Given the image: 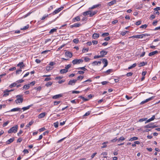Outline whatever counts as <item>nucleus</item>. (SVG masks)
I'll list each match as a JSON object with an SVG mask.
<instances>
[{
	"label": "nucleus",
	"instance_id": "51",
	"mask_svg": "<svg viewBox=\"0 0 160 160\" xmlns=\"http://www.w3.org/2000/svg\"><path fill=\"white\" fill-rule=\"evenodd\" d=\"M61 102V101H55L54 102V105H57L58 104H59V103H60Z\"/></svg>",
	"mask_w": 160,
	"mask_h": 160
},
{
	"label": "nucleus",
	"instance_id": "6",
	"mask_svg": "<svg viewBox=\"0 0 160 160\" xmlns=\"http://www.w3.org/2000/svg\"><path fill=\"white\" fill-rule=\"evenodd\" d=\"M154 96H152L150 98H147V99H146L145 100L142 101L140 103V104H143L145 103H146V102H149V101H151L153 99V98H154Z\"/></svg>",
	"mask_w": 160,
	"mask_h": 160
},
{
	"label": "nucleus",
	"instance_id": "58",
	"mask_svg": "<svg viewBox=\"0 0 160 160\" xmlns=\"http://www.w3.org/2000/svg\"><path fill=\"white\" fill-rule=\"evenodd\" d=\"M83 78V76H79L77 78V80H78L80 79V80H82Z\"/></svg>",
	"mask_w": 160,
	"mask_h": 160
},
{
	"label": "nucleus",
	"instance_id": "21",
	"mask_svg": "<svg viewBox=\"0 0 160 160\" xmlns=\"http://www.w3.org/2000/svg\"><path fill=\"white\" fill-rule=\"evenodd\" d=\"M155 118V116L154 115H153L151 118L147 120L145 122V123H146L148 122H149L153 120Z\"/></svg>",
	"mask_w": 160,
	"mask_h": 160
},
{
	"label": "nucleus",
	"instance_id": "43",
	"mask_svg": "<svg viewBox=\"0 0 160 160\" xmlns=\"http://www.w3.org/2000/svg\"><path fill=\"white\" fill-rule=\"evenodd\" d=\"M88 50H89L88 48H83L82 51L83 53H84L86 52H88Z\"/></svg>",
	"mask_w": 160,
	"mask_h": 160
},
{
	"label": "nucleus",
	"instance_id": "37",
	"mask_svg": "<svg viewBox=\"0 0 160 160\" xmlns=\"http://www.w3.org/2000/svg\"><path fill=\"white\" fill-rule=\"evenodd\" d=\"M137 65V64L136 63H133L132 65L131 66H130L128 67V69H132L133 68H134Z\"/></svg>",
	"mask_w": 160,
	"mask_h": 160
},
{
	"label": "nucleus",
	"instance_id": "52",
	"mask_svg": "<svg viewBox=\"0 0 160 160\" xmlns=\"http://www.w3.org/2000/svg\"><path fill=\"white\" fill-rule=\"evenodd\" d=\"M53 125L55 128H57L58 127V122H56L54 123Z\"/></svg>",
	"mask_w": 160,
	"mask_h": 160
},
{
	"label": "nucleus",
	"instance_id": "33",
	"mask_svg": "<svg viewBox=\"0 0 160 160\" xmlns=\"http://www.w3.org/2000/svg\"><path fill=\"white\" fill-rule=\"evenodd\" d=\"M30 88L29 84H26L24 85L23 87L22 90L25 89V90L28 89Z\"/></svg>",
	"mask_w": 160,
	"mask_h": 160
},
{
	"label": "nucleus",
	"instance_id": "39",
	"mask_svg": "<svg viewBox=\"0 0 160 160\" xmlns=\"http://www.w3.org/2000/svg\"><path fill=\"white\" fill-rule=\"evenodd\" d=\"M57 31V29L55 28H53L51 29L49 32V33L52 34L53 32H56Z\"/></svg>",
	"mask_w": 160,
	"mask_h": 160
},
{
	"label": "nucleus",
	"instance_id": "60",
	"mask_svg": "<svg viewBox=\"0 0 160 160\" xmlns=\"http://www.w3.org/2000/svg\"><path fill=\"white\" fill-rule=\"evenodd\" d=\"M99 6V5H93L92 7H91L90 8L91 9H93L94 8H96L97 7Z\"/></svg>",
	"mask_w": 160,
	"mask_h": 160
},
{
	"label": "nucleus",
	"instance_id": "41",
	"mask_svg": "<svg viewBox=\"0 0 160 160\" xmlns=\"http://www.w3.org/2000/svg\"><path fill=\"white\" fill-rule=\"evenodd\" d=\"M52 84V82H47L45 84V86L47 87L51 86Z\"/></svg>",
	"mask_w": 160,
	"mask_h": 160
},
{
	"label": "nucleus",
	"instance_id": "61",
	"mask_svg": "<svg viewBox=\"0 0 160 160\" xmlns=\"http://www.w3.org/2000/svg\"><path fill=\"white\" fill-rule=\"evenodd\" d=\"M35 83V81H33L32 82H31L29 84V86H33L34 85Z\"/></svg>",
	"mask_w": 160,
	"mask_h": 160
},
{
	"label": "nucleus",
	"instance_id": "5",
	"mask_svg": "<svg viewBox=\"0 0 160 160\" xmlns=\"http://www.w3.org/2000/svg\"><path fill=\"white\" fill-rule=\"evenodd\" d=\"M64 8V7L63 6H61L60 8H59L56 10H55L52 14L53 15H54L56 14L59 12H60Z\"/></svg>",
	"mask_w": 160,
	"mask_h": 160
},
{
	"label": "nucleus",
	"instance_id": "53",
	"mask_svg": "<svg viewBox=\"0 0 160 160\" xmlns=\"http://www.w3.org/2000/svg\"><path fill=\"white\" fill-rule=\"evenodd\" d=\"M9 121H7L5 122H4L3 124V127H5L9 123Z\"/></svg>",
	"mask_w": 160,
	"mask_h": 160
},
{
	"label": "nucleus",
	"instance_id": "30",
	"mask_svg": "<svg viewBox=\"0 0 160 160\" xmlns=\"http://www.w3.org/2000/svg\"><path fill=\"white\" fill-rule=\"evenodd\" d=\"M91 13V11H88L86 12H84L83 13V15L84 16H87L89 15L90 17V14Z\"/></svg>",
	"mask_w": 160,
	"mask_h": 160
},
{
	"label": "nucleus",
	"instance_id": "2",
	"mask_svg": "<svg viewBox=\"0 0 160 160\" xmlns=\"http://www.w3.org/2000/svg\"><path fill=\"white\" fill-rule=\"evenodd\" d=\"M18 125H15L11 128L8 131L9 133H16L17 132L18 129Z\"/></svg>",
	"mask_w": 160,
	"mask_h": 160
},
{
	"label": "nucleus",
	"instance_id": "17",
	"mask_svg": "<svg viewBox=\"0 0 160 160\" xmlns=\"http://www.w3.org/2000/svg\"><path fill=\"white\" fill-rule=\"evenodd\" d=\"M17 66L20 67V69H22L25 67V65L23 64V62H21L17 64Z\"/></svg>",
	"mask_w": 160,
	"mask_h": 160
},
{
	"label": "nucleus",
	"instance_id": "54",
	"mask_svg": "<svg viewBox=\"0 0 160 160\" xmlns=\"http://www.w3.org/2000/svg\"><path fill=\"white\" fill-rule=\"evenodd\" d=\"M78 101V100H76V99H74L73 100H72L71 101V102L72 103L74 104H76L77 103V102Z\"/></svg>",
	"mask_w": 160,
	"mask_h": 160
},
{
	"label": "nucleus",
	"instance_id": "19",
	"mask_svg": "<svg viewBox=\"0 0 160 160\" xmlns=\"http://www.w3.org/2000/svg\"><path fill=\"white\" fill-rule=\"evenodd\" d=\"M153 124V123H150L148 125H146L144 127L145 128H152V125Z\"/></svg>",
	"mask_w": 160,
	"mask_h": 160
},
{
	"label": "nucleus",
	"instance_id": "42",
	"mask_svg": "<svg viewBox=\"0 0 160 160\" xmlns=\"http://www.w3.org/2000/svg\"><path fill=\"white\" fill-rule=\"evenodd\" d=\"M33 121H32L29 122L28 124H27V125L26 126V127L28 128L30 126L32 125V124L33 123Z\"/></svg>",
	"mask_w": 160,
	"mask_h": 160
},
{
	"label": "nucleus",
	"instance_id": "23",
	"mask_svg": "<svg viewBox=\"0 0 160 160\" xmlns=\"http://www.w3.org/2000/svg\"><path fill=\"white\" fill-rule=\"evenodd\" d=\"M14 140V138H10V139H8L7 142H6V143L7 144H10L11 143L13 142Z\"/></svg>",
	"mask_w": 160,
	"mask_h": 160
},
{
	"label": "nucleus",
	"instance_id": "26",
	"mask_svg": "<svg viewBox=\"0 0 160 160\" xmlns=\"http://www.w3.org/2000/svg\"><path fill=\"white\" fill-rule=\"evenodd\" d=\"M55 8V6L54 5H51L49 8H48V12H50L53 8Z\"/></svg>",
	"mask_w": 160,
	"mask_h": 160
},
{
	"label": "nucleus",
	"instance_id": "47",
	"mask_svg": "<svg viewBox=\"0 0 160 160\" xmlns=\"http://www.w3.org/2000/svg\"><path fill=\"white\" fill-rule=\"evenodd\" d=\"M80 98L82 99L83 101H86L88 100V99L87 98H85L84 97L82 96H80L79 97Z\"/></svg>",
	"mask_w": 160,
	"mask_h": 160
},
{
	"label": "nucleus",
	"instance_id": "25",
	"mask_svg": "<svg viewBox=\"0 0 160 160\" xmlns=\"http://www.w3.org/2000/svg\"><path fill=\"white\" fill-rule=\"evenodd\" d=\"M117 1L116 0H114L113 1H112L110 2H109L108 3V5L110 6H111L116 3Z\"/></svg>",
	"mask_w": 160,
	"mask_h": 160
},
{
	"label": "nucleus",
	"instance_id": "46",
	"mask_svg": "<svg viewBox=\"0 0 160 160\" xmlns=\"http://www.w3.org/2000/svg\"><path fill=\"white\" fill-rule=\"evenodd\" d=\"M71 65L70 64L67 65L65 66V69H66L67 70H68V69L71 67Z\"/></svg>",
	"mask_w": 160,
	"mask_h": 160
},
{
	"label": "nucleus",
	"instance_id": "11",
	"mask_svg": "<svg viewBox=\"0 0 160 160\" xmlns=\"http://www.w3.org/2000/svg\"><path fill=\"white\" fill-rule=\"evenodd\" d=\"M62 96L63 95L62 94H59L53 96L52 98L53 99H57V98L62 97Z\"/></svg>",
	"mask_w": 160,
	"mask_h": 160
},
{
	"label": "nucleus",
	"instance_id": "10",
	"mask_svg": "<svg viewBox=\"0 0 160 160\" xmlns=\"http://www.w3.org/2000/svg\"><path fill=\"white\" fill-rule=\"evenodd\" d=\"M101 62L100 61H94L92 63V65L93 66L100 65Z\"/></svg>",
	"mask_w": 160,
	"mask_h": 160
},
{
	"label": "nucleus",
	"instance_id": "4",
	"mask_svg": "<svg viewBox=\"0 0 160 160\" xmlns=\"http://www.w3.org/2000/svg\"><path fill=\"white\" fill-rule=\"evenodd\" d=\"M149 36V35L147 34H142L137 35H133L130 38H142L144 36Z\"/></svg>",
	"mask_w": 160,
	"mask_h": 160
},
{
	"label": "nucleus",
	"instance_id": "44",
	"mask_svg": "<svg viewBox=\"0 0 160 160\" xmlns=\"http://www.w3.org/2000/svg\"><path fill=\"white\" fill-rule=\"evenodd\" d=\"M147 119V118H141L138 120V121L139 122H142L144 121H146Z\"/></svg>",
	"mask_w": 160,
	"mask_h": 160
},
{
	"label": "nucleus",
	"instance_id": "1",
	"mask_svg": "<svg viewBox=\"0 0 160 160\" xmlns=\"http://www.w3.org/2000/svg\"><path fill=\"white\" fill-rule=\"evenodd\" d=\"M22 96L23 95L20 94L16 96L17 99L15 100V102L17 104L22 103L23 100Z\"/></svg>",
	"mask_w": 160,
	"mask_h": 160
},
{
	"label": "nucleus",
	"instance_id": "50",
	"mask_svg": "<svg viewBox=\"0 0 160 160\" xmlns=\"http://www.w3.org/2000/svg\"><path fill=\"white\" fill-rule=\"evenodd\" d=\"M52 68L50 66H48L46 67V70L47 71H49L52 69Z\"/></svg>",
	"mask_w": 160,
	"mask_h": 160
},
{
	"label": "nucleus",
	"instance_id": "27",
	"mask_svg": "<svg viewBox=\"0 0 160 160\" xmlns=\"http://www.w3.org/2000/svg\"><path fill=\"white\" fill-rule=\"evenodd\" d=\"M147 64V62H142L138 64V66L139 67L143 66Z\"/></svg>",
	"mask_w": 160,
	"mask_h": 160
},
{
	"label": "nucleus",
	"instance_id": "55",
	"mask_svg": "<svg viewBox=\"0 0 160 160\" xmlns=\"http://www.w3.org/2000/svg\"><path fill=\"white\" fill-rule=\"evenodd\" d=\"M79 42V40L78 38H75L73 39V42L75 43H77Z\"/></svg>",
	"mask_w": 160,
	"mask_h": 160
},
{
	"label": "nucleus",
	"instance_id": "8",
	"mask_svg": "<svg viewBox=\"0 0 160 160\" xmlns=\"http://www.w3.org/2000/svg\"><path fill=\"white\" fill-rule=\"evenodd\" d=\"M21 110V109L20 108H12L8 112H17V111H20Z\"/></svg>",
	"mask_w": 160,
	"mask_h": 160
},
{
	"label": "nucleus",
	"instance_id": "18",
	"mask_svg": "<svg viewBox=\"0 0 160 160\" xmlns=\"http://www.w3.org/2000/svg\"><path fill=\"white\" fill-rule=\"evenodd\" d=\"M33 106V104H32L29 105H28L27 107H23L22 109L23 110V111L28 110L30 108Z\"/></svg>",
	"mask_w": 160,
	"mask_h": 160
},
{
	"label": "nucleus",
	"instance_id": "15",
	"mask_svg": "<svg viewBox=\"0 0 160 160\" xmlns=\"http://www.w3.org/2000/svg\"><path fill=\"white\" fill-rule=\"evenodd\" d=\"M81 25V23H75L73 25H71L70 27L71 28H73V27H76V28L79 27Z\"/></svg>",
	"mask_w": 160,
	"mask_h": 160
},
{
	"label": "nucleus",
	"instance_id": "45",
	"mask_svg": "<svg viewBox=\"0 0 160 160\" xmlns=\"http://www.w3.org/2000/svg\"><path fill=\"white\" fill-rule=\"evenodd\" d=\"M24 82V80L23 79H20L18 80H17L16 82V83H17V84L19 83H21Z\"/></svg>",
	"mask_w": 160,
	"mask_h": 160
},
{
	"label": "nucleus",
	"instance_id": "16",
	"mask_svg": "<svg viewBox=\"0 0 160 160\" xmlns=\"http://www.w3.org/2000/svg\"><path fill=\"white\" fill-rule=\"evenodd\" d=\"M4 94L3 95V97H6L9 94V91L8 89H6L3 91Z\"/></svg>",
	"mask_w": 160,
	"mask_h": 160
},
{
	"label": "nucleus",
	"instance_id": "63",
	"mask_svg": "<svg viewBox=\"0 0 160 160\" xmlns=\"http://www.w3.org/2000/svg\"><path fill=\"white\" fill-rule=\"evenodd\" d=\"M147 27V25L146 24H144L142 25L140 27L141 28H146Z\"/></svg>",
	"mask_w": 160,
	"mask_h": 160
},
{
	"label": "nucleus",
	"instance_id": "38",
	"mask_svg": "<svg viewBox=\"0 0 160 160\" xmlns=\"http://www.w3.org/2000/svg\"><path fill=\"white\" fill-rule=\"evenodd\" d=\"M125 138L123 136L121 137L118 139V142H119L120 141H123L125 139Z\"/></svg>",
	"mask_w": 160,
	"mask_h": 160
},
{
	"label": "nucleus",
	"instance_id": "28",
	"mask_svg": "<svg viewBox=\"0 0 160 160\" xmlns=\"http://www.w3.org/2000/svg\"><path fill=\"white\" fill-rule=\"evenodd\" d=\"M80 18L79 16L76 17L73 19V21L74 22L79 21H80Z\"/></svg>",
	"mask_w": 160,
	"mask_h": 160
},
{
	"label": "nucleus",
	"instance_id": "59",
	"mask_svg": "<svg viewBox=\"0 0 160 160\" xmlns=\"http://www.w3.org/2000/svg\"><path fill=\"white\" fill-rule=\"evenodd\" d=\"M109 33L108 32H105L103 33L102 34V36L103 37L107 36L109 35Z\"/></svg>",
	"mask_w": 160,
	"mask_h": 160
},
{
	"label": "nucleus",
	"instance_id": "9",
	"mask_svg": "<svg viewBox=\"0 0 160 160\" xmlns=\"http://www.w3.org/2000/svg\"><path fill=\"white\" fill-rule=\"evenodd\" d=\"M102 62L104 64L103 68H103L106 67L108 65V62L107 60L105 58L103 59L102 60Z\"/></svg>",
	"mask_w": 160,
	"mask_h": 160
},
{
	"label": "nucleus",
	"instance_id": "57",
	"mask_svg": "<svg viewBox=\"0 0 160 160\" xmlns=\"http://www.w3.org/2000/svg\"><path fill=\"white\" fill-rule=\"evenodd\" d=\"M91 112L90 111H88V112H86L84 115L83 117L86 116H87L89 115L90 113Z\"/></svg>",
	"mask_w": 160,
	"mask_h": 160
},
{
	"label": "nucleus",
	"instance_id": "24",
	"mask_svg": "<svg viewBox=\"0 0 160 160\" xmlns=\"http://www.w3.org/2000/svg\"><path fill=\"white\" fill-rule=\"evenodd\" d=\"M99 37V34L97 33H94L92 36V38L93 39L97 38Z\"/></svg>",
	"mask_w": 160,
	"mask_h": 160
},
{
	"label": "nucleus",
	"instance_id": "12",
	"mask_svg": "<svg viewBox=\"0 0 160 160\" xmlns=\"http://www.w3.org/2000/svg\"><path fill=\"white\" fill-rule=\"evenodd\" d=\"M108 52L104 50H102L100 52V55L102 57H103L105 55L107 54Z\"/></svg>",
	"mask_w": 160,
	"mask_h": 160
},
{
	"label": "nucleus",
	"instance_id": "49",
	"mask_svg": "<svg viewBox=\"0 0 160 160\" xmlns=\"http://www.w3.org/2000/svg\"><path fill=\"white\" fill-rule=\"evenodd\" d=\"M29 26L28 25H27L26 26H24L22 28H21V29L22 30H26L29 28Z\"/></svg>",
	"mask_w": 160,
	"mask_h": 160
},
{
	"label": "nucleus",
	"instance_id": "48",
	"mask_svg": "<svg viewBox=\"0 0 160 160\" xmlns=\"http://www.w3.org/2000/svg\"><path fill=\"white\" fill-rule=\"evenodd\" d=\"M90 60V59L89 58L87 57H84V60L85 62H88Z\"/></svg>",
	"mask_w": 160,
	"mask_h": 160
},
{
	"label": "nucleus",
	"instance_id": "7",
	"mask_svg": "<svg viewBox=\"0 0 160 160\" xmlns=\"http://www.w3.org/2000/svg\"><path fill=\"white\" fill-rule=\"evenodd\" d=\"M65 55L66 57H68L69 58H71L72 57V53L69 51H67L65 53Z\"/></svg>",
	"mask_w": 160,
	"mask_h": 160
},
{
	"label": "nucleus",
	"instance_id": "3",
	"mask_svg": "<svg viewBox=\"0 0 160 160\" xmlns=\"http://www.w3.org/2000/svg\"><path fill=\"white\" fill-rule=\"evenodd\" d=\"M83 62V60L80 58L79 59H76L72 61V62L73 65L79 64L82 63Z\"/></svg>",
	"mask_w": 160,
	"mask_h": 160
},
{
	"label": "nucleus",
	"instance_id": "62",
	"mask_svg": "<svg viewBox=\"0 0 160 160\" xmlns=\"http://www.w3.org/2000/svg\"><path fill=\"white\" fill-rule=\"evenodd\" d=\"M117 141H118V139L117 138H116L114 139L111 140L110 141L111 142H114Z\"/></svg>",
	"mask_w": 160,
	"mask_h": 160
},
{
	"label": "nucleus",
	"instance_id": "32",
	"mask_svg": "<svg viewBox=\"0 0 160 160\" xmlns=\"http://www.w3.org/2000/svg\"><path fill=\"white\" fill-rule=\"evenodd\" d=\"M140 142L139 141H134V143L132 144V147H135L136 146V144H140Z\"/></svg>",
	"mask_w": 160,
	"mask_h": 160
},
{
	"label": "nucleus",
	"instance_id": "14",
	"mask_svg": "<svg viewBox=\"0 0 160 160\" xmlns=\"http://www.w3.org/2000/svg\"><path fill=\"white\" fill-rule=\"evenodd\" d=\"M77 81V80H75V79L70 80L68 82V84L69 85H74L75 83Z\"/></svg>",
	"mask_w": 160,
	"mask_h": 160
},
{
	"label": "nucleus",
	"instance_id": "29",
	"mask_svg": "<svg viewBox=\"0 0 160 160\" xmlns=\"http://www.w3.org/2000/svg\"><path fill=\"white\" fill-rule=\"evenodd\" d=\"M68 72V70H67L66 69H61L60 71L61 74H64L67 73Z\"/></svg>",
	"mask_w": 160,
	"mask_h": 160
},
{
	"label": "nucleus",
	"instance_id": "64",
	"mask_svg": "<svg viewBox=\"0 0 160 160\" xmlns=\"http://www.w3.org/2000/svg\"><path fill=\"white\" fill-rule=\"evenodd\" d=\"M145 52L144 51H143L142 53L140 55V57H143L145 55Z\"/></svg>",
	"mask_w": 160,
	"mask_h": 160
},
{
	"label": "nucleus",
	"instance_id": "56",
	"mask_svg": "<svg viewBox=\"0 0 160 160\" xmlns=\"http://www.w3.org/2000/svg\"><path fill=\"white\" fill-rule=\"evenodd\" d=\"M125 98L128 100H129L132 98V96L129 97V96H128L127 95H126Z\"/></svg>",
	"mask_w": 160,
	"mask_h": 160
},
{
	"label": "nucleus",
	"instance_id": "36",
	"mask_svg": "<svg viewBox=\"0 0 160 160\" xmlns=\"http://www.w3.org/2000/svg\"><path fill=\"white\" fill-rule=\"evenodd\" d=\"M17 85L16 82H14L11 83L9 86V87L10 88H12V87L16 86Z\"/></svg>",
	"mask_w": 160,
	"mask_h": 160
},
{
	"label": "nucleus",
	"instance_id": "13",
	"mask_svg": "<svg viewBox=\"0 0 160 160\" xmlns=\"http://www.w3.org/2000/svg\"><path fill=\"white\" fill-rule=\"evenodd\" d=\"M113 70L112 69H109L106 71L104 72L103 73H106L107 75H108L113 72Z\"/></svg>",
	"mask_w": 160,
	"mask_h": 160
},
{
	"label": "nucleus",
	"instance_id": "31",
	"mask_svg": "<svg viewBox=\"0 0 160 160\" xmlns=\"http://www.w3.org/2000/svg\"><path fill=\"white\" fill-rule=\"evenodd\" d=\"M51 14H44L43 17H42V18H41V19L42 20H44L46 18H47L50 15H51Z\"/></svg>",
	"mask_w": 160,
	"mask_h": 160
},
{
	"label": "nucleus",
	"instance_id": "40",
	"mask_svg": "<svg viewBox=\"0 0 160 160\" xmlns=\"http://www.w3.org/2000/svg\"><path fill=\"white\" fill-rule=\"evenodd\" d=\"M85 66L84 67H79L77 68V69L80 70L81 69L83 71H85L87 70V69L85 68Z\"/></svg>",
	"mask_w": 160,
	"mask_h": 160
},
{
	"label": "nucleus",
	"instance_id": "22",
	"mask_svg": "<svg viewBox=\"0 0 160 160\" xmlns=\"http://www.w3.org/2000/svg\"><path fill=\"white\" fill-rule=\"evenodd\" d=\"M45 115L46 113L45 112H43L40 114L38 115V117L39 118H41L44 117L45 116Z\"/></svg>",
	"mask_w": 160,
	"mask_h": 160
},
{
	"label": "nucleus",
	"instance_id": "34",
	"mask_svg": "<svg viewBox=\"0 0 160 160\" xmlns=\"http://www.w3.org/2000/svg\"><path fill=\"white\" fill-rule=\"evenodd\" d=\"M97 12V11L95 10L94 11H91V13L90 14V17H92Z\"/></svg>",
	"mask_w": 160,
	"mask_h": 160
},
{
	"label": "nucleus",
	"instance_id": "20",
	"mask_svg": "<svg viewBox=\"0 0 160 160\" xmlns=\"http://www.w3.org/2000/svg\"><path fill=\"white\" fill-rule=\"evenodd\" d=\"M158 53V51L156 50L149 53L148 54V56H153L155 54H157Z\"/></svg>",
	"mask_w": 160,
	"mask_h": 160
},
{
	"label": "nucleus",
	"instance_id": "35",
	"mask_svg": "<svg viewBox=\"0 0 160 160\" xmlns=\"http://www.w3.org/2000/svg\"><path fill=\"white\" fill-rule=\"evenodd\" d=\"M138 139V138L136 137H133L131 138L129 140V141H136Z\"/></svg>",
	"mask_w": 160,
	"mask_h": 160
}]
</instances>
